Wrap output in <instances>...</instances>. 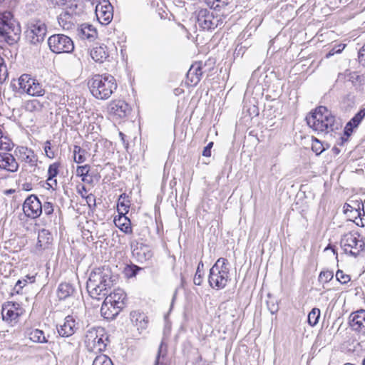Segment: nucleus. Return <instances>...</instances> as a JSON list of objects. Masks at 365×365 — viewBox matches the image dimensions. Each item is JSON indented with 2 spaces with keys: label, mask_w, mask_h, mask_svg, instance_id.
<instances>
[{
  "label": "nucleus",
  "mask_w": 365,
  "mask_h": 365,
  "mask_svg": "<svg viewBox=\"0 0 365 365\" xmlns=\"http://www.w3.org/2000/svg\"><path fill=\"white\" fill-rule=\"evenodd\" d=\"M267 307L271 314H274L278 311V306L277 304H274V303H272L270 302H267Z\"/></svg>",
  "instance_id": "nucleus-55"
},
{
  "label": "nucleus",
  "mask_w": 365,
  "mask_h": 365,
  "mask_svg": "<svg viewBox=\"0 0 365 365\" xmlns=\"http://www.w3.org/2000/svg\"><path fill=\"white\" fill-rule=\"evenodd\" d=\"M365 117V108L361 109L346 124L344 128V133L347 138L349 137L357 128Z\"/></svg>",
  "instance_id": "nucleus-24"
},
{
  "label": "nucleus",
  "mask_w": 365,
  "mask_h": 365,
  "mask_svg": "<svg viewBox=\"0 0 365 365\" xmlns=\"http://www.w3.org/2000/svg\"><path fill=\"white\" fill-rule=\"evenodd\" d=\"M358 58H359V61L363 66H365V44L359 50Z\"/></svg>",
  "instance_id": "nucleus-51"
},
{
  "label": "nucleus",
  "mask_w": 365,
  "mask_h": 365,
  "mask_svg": "<svg viewBox=\"0 0 365 365\" xmlns=\"http://www.w3.org/2000/svg\"><path fill=\"white\" fill-rule=\"evenodd\" d=\"M50 50L55 53H71L74 49L72 39L64 34H53L48 39Z\"/></svg>",
  "instance_id": "nucleus-10"
},
{
  "label": "nucleus",
  "mask_w": 365,
  "mask_h": 365,
  "mask_svg": "<svg viewBox=\"0 0 365 365\" xmlns=\"http://www.w3.org/2000/svg\"><path fill=\"white\" fill-rule=\"evenodd\" d=\"M126 274H129L130 277L135 276L136 274V272L133 271L132 267H128L125 269Z\"/></svg>",
  "instance_id": "nucleus-59"
},
{
  "label": "nucleus",
  "mask_w": 365,
  "mask_h": 365,
  "mask_svg": "<svg viewBox=\"0 0 365 365\" xmlns=\"http://www.w3.org/2000/svg\"><path fill=\"white\" fill-rule=\"evenodd\" d=\"M312 150L316 153V155H319L324 150V148L322 143L315 138L312 143Z\"/></svg>",
  "instance_id": "nucleus-44"
},
{
  "label": "nucleus",
  "mask_w": 365,
  "mask_h": 365,
  "mask_svg": "<svg viewBox=\"0 0 365 365\" xmlns=\"http://www.w3.org/2000/svg\"><path fill=\"white\" fill-rule=\"evenodd\" d=\"M26 335L34 342L47 343L48 340L44 335V332L38 329H30L26 331Z\"/></svg>",
  "instance_id": "nucleus-32"
},
{
  "label": "nucleus",
  "mask_w": 365,
  "mask_h": 365,
  "mask_svg": "<svg viewBox=\"0 0 365 365\" xmlns=\"http://www.w3.org/2000/svg\"><path fill=\"white\" fill-rule=\"evenodd\" d=\"M77 325L78 323H76L74 318L68 315L64 319L63 324L57 327L58 333L62 337L71 336L78 329Z\"/></svg>",
  "instance_id": "nucleus-17"
},
{
  "label": "nucleus",
  "mask_w": 365,
  "mask_h": 365,
  "mask_svg": "<svg viewBox=\"0 0 365 365\" xmlns=\"http://www.w3.org/2000/svg\"><path fill=\"white\" fill-rule=\"evenodd\" d=\"M344 365H355V364H351V363H346Z\"/></svg>",
  "instance_id": "nucleus-63"
},
{
  "label": "nucleus",
  "mask_w": 365,
  "mask_h": 365,
  "mask_svg": "<svg viewBox=\"0 0 365 365\" xmlns=\"http://www.w3.org/2000/svg\"><path fill=\"white\" fill-rule=\"evenodd\" d=\"M207 4L211 9L215 11H220L224 9L228 4V0H207Z\"/></svg>",
  "instance_id": "nucleus-33"
},
{
  "label": "nucleus",
  "mask_w": 365,
  "mask_h": 365,
  "mask_svg": "<svg viewBox=\"0 0 365 365\" xmlns=\"http://www.w3.org/2000/svg\"><path fill=\"white\" fill-rule=\"evenodd\" d=\"M14 147V143L7 136L1 137V140H0V150L10 151L12 150Z\"/></svg>",
  "instance_id": "nucleus-41"
},
{
  "label": "nucleus",
  "mask_w": 365,
  "mask_h": 365,
  "mask_svg": "<svg viewBox=\"0 0 365 365\" xmlns=\"http://www.w3.org/2000/svg\"><path fill=\"white\" fill-rule=\"evenodd\" d=\"M348 76L349 80L353 83L361 81V76L356 72H350Z\"/></svg>",
  "instance_id": "nucleus-52"
},
{
  "label": "nucleus",
  "mask_w": 365,
  "mask_h": 365,
  "mask_svg": "<svg viewBox=\"0 0 365 365\" xmlns=\"http://www.w3.org/2000/svg\"><path fill=\"white\" fill-rule=\"evenodd\" d=\"M350 327L360 334H365V310H360L351 316Z\"/></svg>",
  "instance_id": "nucleus-18"
},
{
  "label": "nucleus",
  "mask_w": 365,
  "mask_h": 365,
  "mask_svg": "<svg viewBox=\"0 0 365 365\" xmlns=\"http://www.w3.org/2000/svg\"><path fill=\"white\" fill-rule=\"evenodd\" d=\"M21 27L8 11H0V43L14 45L20 39Z\"/></svg>",
  "instance_id": "nucleus-4"
},
{
  "label": "nucleus",
  "mask_w": 365,
  "mask_h": 365,
  "mask_svg": "<svg viewBox=\"0 0 365 365\" xmlns=\"http://www.w3.org/2000/svg\"><path fill=\"white\" fill-rule=\"evenodd\" d=\"M19 88L23 92L32 96H43L45 94V90L43 86L29 74H22L19 78Z\"/></svg>",
  "instance_id": "nucleus-12"
},
{
  "label": "nucleus",
  "mask_w": 365,
  "mask_h": 365,
  "mask_svg": "<svg viewBox=\"0 0 365 365\" xmlns=\"http://www.w3.org/2000/svg\"><path fill=\"white\" fill-rule=\"evenodd\" d=\"M336 279L341 284H346L351 279L350 276L346 274L341 270H338L336 273Z\"/></svg>",
  "instance_id": "nucleus-45"
},
{
  "label": "nucleus",
  "mask_w": 365,
  "mask_h": 365,
  "mask_svg": "<svg viewBox=\"0 0 365 365\" xmlns=\"http://www.w3.org/2000/svg\"><path fill=\"white\" fill-rule=\"evenodd\" d=\"M0 168L14 173L19 169V163L11 154L6 153H0Z\"/></svg>",
  "instance_id": "nucleus-21"
},
{
  "label": "nucleus",
  "mask_w": 365,
  "mask_h": 365,
  "mask_svg": "<svg viewBox=\"0 0 365 365\" xmlns=\"http://www.w3.org/2000/svg\"><path fill=\"white\" fill-rule=\"evenodd\" d=\"M44 212L46 215H50L53 212V205L50 202H45L43 205L41 204V213Z\"/></svg>",
  "instance_id": "nucleus-46"
},
{
  "label": "nucleus",
  "mask_w": 365,
  "mask_h": 365,
  "mask_svg": "<svg viewBox=\"0 0 365 365\" xmlns=\"http://www.w3.org/2000/svg\"><path fill=\"white\" fill-rule=\"evenodd\" d=\"M230 279L228 260L220 257L210 269L208 282L215 289L225 288Z\"/></svg>",
  "instance_id": "nucleus-6"
},
{
  "label": "nucleus",
  "mask_w": 365,
  "mask_h": 365,
  "mask_svg": "<svg viewBox=\"0 0 365 365\" xmlns=\"http://www.w3.org/2000/svg\"><path fill=\"white\" fill-rule=\"evenodd\" d=\"M78 34L83 39L93 41L97 38L98 32L92 25L83 24L78 29Z\"/></svg>",
  "instance_id": "nucleus-26"
},
{
  "label": "nucleus",
  "mask_w": 365,
  "mask_h": 365,
  "mask_svg": "<svg viewBox=\"0 0 365 365\" xmlns=\"http://www.w3.org/2000/svg\"><path fill=\"white\" fill-rule=\"evenodd\" d=\"M345 48V45L344 44H339V45H335L329 51V53L326 55V58H329L330 56L336 54V53H341L344 48Z\"/></svg>",
  "instance_id": "nucleus-49"
},
{
  "label": "nucleus",
  "mask_w": 365,
  "mask_h": 365,
  "mask_svg": "<svg viewBox=\"0 0 365 365\" xmlns=\"http://www.w3.org/2000/svg\"><path fill=\"white\" fill-rule=\"evenodd\" d=\"M320 317V310L318 308H313L312 311L308 314V323L312 326H315L318 322Z\"/></svg>",
  "instance_id": "nucleus-37"
},
{
  "label": "nucleus",
  "mask_w": 365,
  "mask_h": 365,
  "mask_svg": "<svg viewBox=\"0 0 365 365\" xmlns=\"http://www.w3.org/2000/svg\"><path fill=\"white\" fill-rule=\"evenodd\" d=\"M333 278V273L329 271H322L319 276V280L324 282H328Z\"/></svg>",
  "instance_id": "nucleus-47"
},
{
  "label": "nucleus",
  "mask_w": 365,
  "mask_h": 365,
  "mask_svg": "<svg viewBox=\"0 0 365 365\" xmlns=\"http://www.w3.org/2000/svg\"><path fill=\"white\" fill-rule=\"evenodd\" d=\"M58 345L60 350L63 354L70 352L74 348L73 344L67 341L66 339H62L61 341H58Z\"/></svg>",
  "instance_id": "nucleus-42"
},
{
  "label": "nucleus",
  "mask_w": 365,
  "mask_h": 365,
  "mask_svg": "<svg viewBox=\"0 0 365 365\" xmlns=\"http://www.w3.org/2000/svg\"><path fill=\"white\" fill-rule=\"evenodd\" d=\"M51 2L56 6L65 7L66 9L78 7L76 0H52Z\"/></svg>",
  "instance_id": "nucleus-35"
},
{
  "label": "nucleus",
  "mask_w": 365,
  "mask_h": 365,
  "mask_svg": "<svg viewBox=\"0 0 365 365\" xmlns=\"http://www.w3.org/2000/svg\"><path fill=\"white\" fill-rule=\"evenodd\" d=\"M83 192H85V193L87 192L86 188L84 185H82L81 190H79V193L81 195V196L84 197L83 195Z\"/></svg>",
  "instance_id": "nucleus-60"
},
{
  "label": "nucleus",
  "mask_w": 365,
  "mask_h": 365,
  "mask_svg": "<svg viewBox=\"0 0 365 365\" xmlns=\"http://www.w3.org/2000/svg\"><path fill=\"white\" fill-rule=\"evenodd\" d=\"M245 46L237 45L235 50L234 55L236 56H242L245 53Z\"/></svg>",
  "instance_id": "nucleus-54"
},
{
  "label": "nucleus",
  "mask_w": 365,
  "mask_h": 365,
  "mask_svg": "<svg viewBox=\"0 0 365 365\" xmlns=\"http://www.w3.org/2000/svg\"><path fill=\"white\" fill-rule=\"evenodd\" d=\"M51 233L46 229H41L38 234L36 247L40 249H46L52 242Z\"/></svg>",
  "instance_id": "nucleus-30"
},
{
  "label": "nucleus",
  "mask_w": 365,
  "mask_h": 365,
  "mask_svg": "<svg viewBox=\"0 0 365 365\" xmlns=\"http://www.w3.org/2000/svg\"><path fill=\"white\" fill-rule=\"evenodd\" d=\"M61 167L60 162H55L51 164L48 169V178L47 181H52V183L48 182V185L53 188V184L55 186L57 185V181L54 178H56L59 173V168Z\"/></svg>",
  "instance_id": "nucleus-31"
},
{
  "label": "nucleus",
  "mask_w": 365,
  "mask_h": 365,
  "mask_svg": "<svg viewBox=\"0 0 365 365\" xmlns=\"http://www.w3.org/2000/svg\"><path fill=\"white\" fill-rule=\"evenodd\" d=\"M307 125L318 133H328L339 129V123L325 106H319L307 117Z\"/></svg>",
  "instance_id": "nucleus-2"
},
{
  "label": "nucleus",
  "mask_w": 365,
  "mask_h": 365,
  "mask_svg": "<svg viewBox=\"0 0 365 365\" xmlns=\"http://www.w3.org/2000/svg\"><path fill=\"white\" fill-rule=\"evenodd\" d=\"M118 216L115 217V225L118 227L125 234L130 235L133 233L131 222L128 217L125 216L123 211L118 208Z\"/></svg>",
  "instance_id": "nucleus-23"
},
{
  "label": "nucleus",
  "mask_w": 365,
  "mask_h": 365,
  "mask_svg": "<svg viewBox=\"0 0 365 365\" xmlns=\"http://www.w3.org/2000/svg\"><path fill=\"white\" fill-rule=\"evenodd\" d=\"M130 320L133 324L137 327L138 329H145L148 320V317L139 311H133L130 312Z\"/></svg>",
  "instance_id": "nucleus-27"
},
{
  "label": "nucleus",
  "mask_w": 365,
  "mask_h": 365,
  "mask_svg": "<svg viewBox=\"0 0 365 365\" xmlns=\"http://www.w3.org/2000/svg\"><path fill=\"white\" fill-rule=\"evenodd\" d=\"M77 7L72 9L65 8L63 11L58 17V21L61 26L63 29H71L74 25V17L73 15L76 14Z\"/></svg>",
  "instance_id": "nucleus-20"
},
{
  "label": "nucleus",
  "mask_w": 365,
  "mask_h": 365,
  "mask_svg": "<svg viewBox=\"0 0 365 365\" xmlns=\"http://www.w3.org/2000/svg\"><path fill=\"white\" fill-rule=\"evenodd\" d=\"M110 51L107 45L102 43L92 48L91 56L96 62L103 63L109 57Z\"/></svg>",
  "instance_id": "nucleus-22"
},
{
  "label": "nucleus",
  "mask_w": 365,
  "mask_h": 365,
  "mask_svg": "<svg viewBox=\"0 0 365 365\" xmlns=\"http://www.w3.org/2000/svg\"><path fill=\"white\" fill-rule=\"evenodd\" d=\"M86 200L89 207L91 206V203H93V206H96V197L93 194L87 195Z\"/></svg>",
  "instance_id": "nucleus-56"
},
{
  "label": "nucleus",
  "mask_w": 365,
  "mask_h": 365,
  "mask_svg": "<svg viewBox=\"0 0 365 365\" xmlns=\"http://www.w3.org/2000/svg\"><path fill=\"white\" fill-rule=\"evenodd\" d=\"M163 343L162 342L158 348V354H157V356H156V358H155V364L154 365H163V363L160 362V359L161 357H164L165 354H162V352H163Z\"/></svg>",
  "instance_id": "nucleus-50"
},
{
  "label": "nucleus",
  "mask_w": 365,
  "mask_h": 365,
  "mask_svg": "<svg viewBox=\"0 0 365 365\" xmlns=\"http://www.w3.org/2000/svg\"><path fill=\"white\" fill-rule=\"evenodd\" d=\"M23 211L26 217L31 219H36L41 215V202L37 196L31 195L25 200Z\"/></svg>",
  "instance_id": "nucleus-13"
},
{
  "label": "nucleus",
  "mask_w": 365,
  "mask_h": 365,
  "mask_svg": "<svg viewBox=\"0 0 365 365\" xmlns=\"http://www.w3.org/2000/svg\"><path fill=\"white\" fill-rule=\"evenodd\" d=\"M88 85L92 95L100 100L109 98L117 88L116 81L110 74H96L89 79Z\"/></svg>",
  "instance_id": "nucleus-3"
},
{
  "label": "nucleus",
  "mask_w": 365,
  "mask_h": 365,
  "mask_svg": "<svg viewBox=\"0 0 365 365\" xmlns=\"http://www.w3.org/2000/svg\"><path fill=\"white\" fill-rule=\"evenodd\" d=\"M108 336L102 327H92L85 334L84 344L89 352L100 353L106 349Z\"/></svg>",
  "instance_id": "nucleus-7"
},
{
  "label": "nucleus",
  "mask_w": 365,
  "mask_h": 365,
  "mask_svg": "<svg viewBox=\"0 0 365 365\" xmlns=\"http://www.w3.org/2000/svg\"><path fill=\"white\" fill-rule=\"evenodd\" d=\"M204 269V264L202 261L198 263L196 273L195 274L193 282L195 285L200 286L202 282V274L201 273Z\"/></svg>",
  "instance_id": "nucleus-38"
},
{
  "label": "nucleus",
  "mask_w": 365,
  "mask_h": 365,
  "mask_svg": "<svg viewBox=\"0 0 365 365\" xmlns=\"http://www.w3.org/2000/svg\"><path fill=\"white\" fill-rule=\"evenodd\" d=\"M126 294L121 289H115L107 294L101 308V315L108 319H113L125 306Z\"/></svg>",
  "instance_id": "nucleus-5"
},
{
  "label": "nucleus",
  "mask_w": 365,
  "mask_h": 365,
  "mask_svg": "<svg viewBox=\"0 0 365 365\" xmlns=\"http://www.w3.org/2000/svg\"><path fill=\"white\" fill-rule=\"evenodd\" d=\"M43 107V104L36 99L29 101L26 103V108L30 112L41 111Z\"/></svg>",
  "instance_id": "nucleus-36"
},
{
  "label": "nucleus",
  "mask_w": 365,
  "mask_h": 365,
  "mask_svg": "<svg viewBox=\"0 0 365 365\" xmlns=\"http://www.w3.org/2000/svg\"><path fill=\"white\" fill-rule=\"evenodd\" d=\"M19 307V304L13 302H8L4 304L1 310L3 320L9 322L15 321L19 316V313L17 312Z\"/></svg>",
  "instance_id": "nucleus-19"
},
{
  "label": "nucleus",
  "mask_w": 365,
  "mask_h": 365,
  "mask_svg": "<svg viewBox=\"0 0 365 365\" xmlns=\"http://www.w3.org/2000/svg\"><path fill=\"white\" fill-rule=\"evenodd\" d=\"M202 76V66L200 63H195L191 66L187 73V79L190 85L196 86Z\"/></svg>",
  "instance_id": "nucleus-25"
},
{
  "label": "nucleus",
  "mask_w": 365,
  "mask_h": 365,
  "mask_svg": "<svg viewBox=\"0 0 365 365\" xmlns=\"http://www.w3.org/2000/svg\"><path fill=\"white\" fill-rule=\"evenodd\" d=\"M362 365H365V359L362 361Z\"/></svg>",
  "instance_id": "nucleus-64"
},
{
  "label": "nucleus",
  "mask_w": 365,
  "mask_h": 365,
  "mask_svg": "<svg viewBox=\"0 0 365 365\" xmlns=\"http://www.w3.org/2000/svg\"><path fill=\"white\" fill-rule=\"evenodd\" d=\"M15 152H18L19 153V158H21L23 161L31 164V165H34L37 161L34 151L26 147H18Z\"/></svg>",
  "instance_id": "nucleus-29"
},
{
  "label": "nucleus",
  "mask_w": 365,
  "mask_h": 365,
  "mask_svg": "<svg viewBox=\"0 0 365 365\" xmlns=\"http://www.w3.org/2000/svg\"><path fill=\"white\" fill-rule=\"evenodd\" d=\"M340 245L345 253L354 257L365 248V242L357 232L344 234L341 237Z\"/></svg>",
  "instance_id": "nucleus-9"
},
{
  "label": "nucleus",
  "mask_w": 365,
  "mask_h": 365,
  "mask_svg": "<svg viewBox=\"0 0 365 365\" xmlns=\"http://www.w3.org/2000/svg\"><path fill=\"white\" fill-rule=\"evenodd\" d=\"M120 208V211H125V212H128V205H126L124 204V202H120L118 204V209Z\"/></svg>",
  "instance_id": "nucleus-57"
},
{
  "label": "nucleus",
  "mask_w": 365,
  "mask_h": 365,
  "mask_svg": "<svg viewBox=\"0 0 365 365\" xmlns=\"http://www.w3.org/2000/svg\"><path fill=\"white\" fill-rule=\"evenodd\" d=\"M86 151L78 145L73 148V159L77 163H82L86 160L85 154Z\"/></svg>",
  "instance_id": "nucleus-34"
},
{
  "label": "nucleus",
  "mask_w": 365,
  "mask_h": 365,
  "mask_svg": "<svg viewBox=\"0 0 365 365\" xmlns=\"http://www.w3.org/2000/svg\"><path fill=\"white\" fill-rule=\"evenodd\" d=\"M9 73L4 59L0 56V84L8 78Z\"/></svg>",
  "instance_id": "nucleus-40"
},
{
  "label": "nucleus",
  "mask_w": 365,
  "mask_h": 365,
  "mask_svg": "<svg viewBox=\"0 0 365 365\" xmlns=\"http://www.w3.org/2000/svg\"><path fill=\"white\" fill-rule=\"evenodd\" d=\"M213 146V142H210L202 150V155L205 157H210L211 155V148Z\"/></svg>",
  "instance_id": "nucleus-53"
},
{
  "label": "nucleus",
  "mask_w": 365,
  "mask_h": 365,
  "mask_svg": "<svg viewBox=\"0 0 365 365\" xmlns=\"http://www.w3.org/2000/svg\"><path fill=\"white\" fill-rule=\"evenodd\" d=\"M117 277L113 275L108 267L103 266L95 268L90 273L86 282V289L88 294L93 299L100 300L104 298L116 280Z\"/></svg>",
  "instance_id": "nucleus-1"
},
{
  "label": "nucleus",
  "mask_w": 365,
  "mask_h": 365,
  "mask_svg": "<svg viewBox=\"0 0 365 365\" xmlns=\"http://www.w3.org/2000/svg\"><path fill=\"white\" fill-rule=\"evenodd\" d=\"M44 151H45L46 157H48V158L53 159L55 158L56 153L52 150L51 146V143L49 140H47L45 143Z\"/></svg>",
  "instance_id": "nucleus-48"
},
{
  "label": "nucleus",
  "mask_w": 365,
  "mask_h": 365,
  "mask_svg": "<svg viewBox=\"0 0 365 365\" xmlns=\"http://www.w3.org/2000/svg\"><path fill=\"white\" fill-rule=\"evenodd\" d=\"M26 284V279H24V280H18L16 284V287H19L20 289H22Z\"/></svg>",
  "instance_id": "nucleus-58"
},
{
  "label": "nucleus",
  "mask_w": 365,
  "mask_h": 365,
  "mask_svg": "<svg viewBox=\"0 0 365 365\" xmlns=\"http://www.w3.org/2000/svg\"><path fill=\"white\" fill-rule=\"evenodd\" d=\"M195 14L198 24L203 30H213L223 23L220 16H215L213 12L207 9H201L195 11Z\"/></svg>",
  "instance_id": "nucleus-11"
},
{
  "label": "nucleus",
  "mask_w": 365,
  "mask_h": 365,
  "mask_svg": "<svg viewBox=\"0 0 365 365\" xmlns=\"http://www.w3.org/2000/svg\"><path fill=\"white\" fill-rule=\"evenodd\" d=\"M133 257L140 263H143L150 259L153 257V252L150 247L143 243L133 240L130 243Z\"/></svg>",
  "instance_id": "nucleus-14"
},
{
  "label": "nucleus",
  "mask_w": 365,
  "mask_h": 365,
  "mask_svg": "<svg viewBox=\"0 0 365 365\" xmlns=\"http://www.w3.org/2000/svg\"><path fill=\"white\" fill-rule=\"evenodd\" d=\"M92 365H113V364L108 356L101 354L94 359Z\"/></svg>",
  "instance_id": "nucleus-39"
},
{
  "label": "nucleus",
  "mask_w": 365,
  "mask_h": 365,
  "mask_svg": "<svg viewBox=\"0 0 365 365\" xmlns=\"http://www.w3.org/2000/svg\"><path fill=\"white\" fill-rule=\"evenodd\" d=\"M108 112L113 117L123 118L130 113V107L124 101H113L108 106Z\"/></svg>",
  "instance_id": "nucleus-16"
},
{
  "label": "nucleus",
  "mask_w": 365,
  "mask_h": 365,
  "mask_svg": "<svg viewBox=\"0 0 365 365\" xmlns=\"http://www.w3.org/2000/svg\"><path fill=\"white\" fill-rule=\"evenodd\" d=\"M90 171V165H80L76 168V175L82 177V180L86 181L85 178L88 175Z\"/></svg>",
  "instance_id": "nucleus-43"
},
{
  "label": "nucleus",
  "mask_w": 365,
  "mask_h": 365,
  "mask_svg": "<svg viewBox=\"0 0 365 365\" xmlns=\"http://www.w3.org/2000/svg\"><path fill=\"white\" fill-rule=\"evenodd\" d=\"M96 14L98 21L103 25H108L113 17V8L108 1L98 4L96 7Z\"/></svg>",
  "instance_id": "nucleus-15"
},
{
  "label": "nucleus",
  "mask_w": 365,
  "mask_h": 365,
  "mask_svg": "<svg viewBox=\"0 0 365 365\" xmlns=\"http://www.w3.org/2000/svg\"><path fill=\"white\" fill-rule=\"evenodd\" d=\"M176 294H177V291L175 292L174 294H173V299H172V303H171V307L173 306V303H174V301L175 299V297H176Z\"/></svg>",
  "instance_id": "nucleus-62"
},
{
  "label": "nucleus",
  "mask_w": 365,
  "mask_h": 365,
  "mask_svg": "<svg viewBox=\"0 0 365 365\" xmlns=\"http://www.w3.org/2000/svg\"><path fill=\"white\" fill-rule=\"evenodd\" d=\"M46 32L47 26L43 21L37 18L31 19L26 24V39L30 44L38 45L44 41Z\"/></svg>",
  "instance_id": "nucleus-8"
},
{
  "label": "nucleus",
  "mask_w": 365,
  "mask_h": 365,
  "mask_svg": "<svg viewBox=\"0 0 365 365\" xmlns=\"http://www.w3.org/2000/svg\"><path fill=\"white\" fill-rule=\"evenodd\" d=\"M26 277L31 281V282H34L35 281V277L34 276H26Z\"/></svg>",
  "instance_id": "nucleus-61"
},
{
  "label": "nucleus",
  "mask_w": 365,
  "mask_h": 365,
  "mask_svg": "<svg viewBox=\"0 0 365 365\" xmlns=\"http://www.w3.org/2000/svg\"><path fill=\"white\" fill-rule=\"evenodd\" d=\"M76 288L73 284L68 282H62L59 284L57 290V295L60 300H64L74 294Z\"/></svg>",
  "instance_id": "nucleus-28"
}]
</instances>
